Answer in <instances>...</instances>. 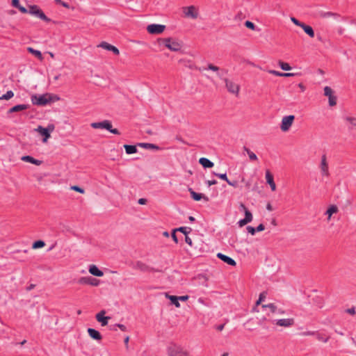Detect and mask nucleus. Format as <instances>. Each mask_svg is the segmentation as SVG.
I'll list each match as a JSON object with an SVG mask.
<instances>
[{"label":"nucleus","mask_w":356,"mask_h":356,"mask_svg":"<svg viewBox=\"0 0 356 356\" xmlns=\"http://www.w3.org/2000/svg\"><path fill=\"white\" fill-rule=\"evenodd\" d=\"M59 97L56 95H52L49 93H46L42 95H33L31 97L32 103L34 105L38 106H45L48 103L54 102L55 100H58Z\"/></svg>","instance_id":"f257e3e1"},{"label":"nucleus","mask_w":356,"mask_h":356,"mask_svg":"<svg viewBox=\"0 0 356 356\" xmlns=\"http://www.w3.org/2000/svg\"><path fill=\"white\" fill-rule=\"evenodd\" d=\"M159 42L163 44L172 51H179L182 47V43L179 40L172 38H160Z\"/></svg>","instance_id":"f03ea898"},{"label":"nucleus","mask_w":356,"mask_h":356,"mask_svg":"<svg viewBox=\"0 0 356 356\" xmlns=\"http://www.w3.org/2000/svg\"><path fill=\"white\" fill-rule=\"evenodd\" d=\"M90 126L94 129H105L113 134L119 135L120 133L117 129H113L111 121L105 120L102 122H92Z\"/></svg>","instance_id":"7ed1b4c3"},{"label":"nucleus","mask_w":356,"mask_h":356,"mask_svg":"<svg viewBox=\"0 0 356 356\" xmlns=\"http://www.w3.org/2000/svg\"><path fill=\"white\" fill-rule=\"evenodd\" d=\"M55 129V126L53 124H49L46 128L42 126H38L35 129V131L39 133L44 138L42 139L43 143H46L47 140L51 137L50 133L52 132Z\"/></svg>","instance_id":"20e7f679"},{"label":"nucleus","mask_w":356,"mask_h":356,"mask_svg":"<svg viewBox=\"0 0 356 356\" xmlns=\"http://www.w3.org/2000/svg\"><path fill=\"white\" fill-rule=\"evenodd\" d=\"M223 81L225 83V88L227 90L231 93L238 97L240 91V86L239 84L235 83L231 79L227 78H224Z\"/></svg>","instance_id":"39448f33"},{"label":"nucleus","mask_w":356,"mask_h":356,"mask_svg":"<svg viewBox=\"0 0 356 356\" xmlns=\"http://www.w3.org/2000/svg\"><path fill=\"white\" fill-rule=\"evenodd\" d=\"M179 63H183L184 65L186 67H188L190 69H197L200 71H203L206 70H210L213 72H218L219 70V67L213 65V64H209L207 67H197L193 63H192L190 60H186L184 59H181L179 60Z\"/></svg>","instance_id":"423d86ee"},{"label":"nucleus","mask_w":356,"mask_h":356,"mask_svg":"<svg viewBox=\"0 0 356 356\" xmlns=\"http://www.w3.org/2000/svg\"><path fill=\"white\" fill-rule=\"evenodd\" d=\"M29 13L41 19L44 22H49L51 21V19L47 17L43 11L36 5L29 6Z\"/></svg>","instance_id":"0eeeda50"},{"label":"nucleus","mask_w":356,"mask_h":356,"mask_svg":"<svg viewBox=\"0 0 356 356\" xmlns=\"http://www.w3.org/2000/svg\"><path fill=\"white\" fill-rule=\"evenodd\" d=\"M182 10L186 17L191 18L193 19L198 17V9L194 6L183 7Z\"/></svg>","instance_id":"6e6552de"},{"label":"nucleus","mask_w":356,"mask_h":356,"mask_svg":"<svg viewBox=\"0 0 356 356\" xmlns=\"http://www.w3.org/2000/svg\"><path fill=\"white\" fill-rule=\"evenodd\" d=\"M168 353L169 356H188V353L187 351L176 345L169 347Z\"/></svg>","instance_id":"1a4fd4ad"},{"label":"nucleus","mask_w":356,"mask_h":356,"mask_svg":"<svg viewBox=\"0 0 356 356\" xmlns=\"http://www.w3.org/2000/svg\"><path fill=\"white\" fill-rule=\"evenodd\" d=\"M295 116L293 115H290L287 116H284L282 119L280 129L282 131H287L291 128L293 122L294 121Z\"/></svg>","instance_id":"9d476101"},{"label":"nucleus","mask_w":356,"mask_h":356,"mask_svg":"<svg viewBox=\"0 0 356 356\" xmlns=\"http://www.w3.org/2000/svg\"><path fill=\"white\" fill-rule=\"evenodd\" d=\"M319 168L321 170V174L323 177H330V174L329 172V166H328V163L327 161V156L325 154H323L321 156Z\"/></svg>","instance_id":"9b49d317"},{"label":"nucleus","mask_w":356,"mask_h":356,"mask_svg":"<svg viewBox=\"0 0 356 356\" xmlns=\"http://www.w3.org/2000/svg\"><path fill=\"white\" fill-rule=\"evenodd\" d=\"M165 29V26L163 24H151L147 26V31L150 34H161Z\"/></svg>","instance_id":"f8f14e48"},{"label":"nucleus","mask_w":356,"mask_h":356,"mask_svg":"<svg viewBox=\"0 0 356 356\" xmlns=\"http://www.w3.org/2000/svg\"><path fill=\"white\" fill-rule=\"evenodd\" d=\"M324 95L328 97L329 105L334 106L337 104V97L334 95V91L329 86H325L323 89Z\"/></svg>","instance_id":"ddd939ff"},{"label":"nucleus","mask_w":356,"mask_h":356,"mask_svg":"<svg viewBox=\"0 0 356 356\" xmlns=\"http://www.w3.org/2000/svg\"><path fill=\"white\" fill-rule=\"evenodd\" d=\"M105 314L106 312L104 310H102L95 316L97 321L99 322L102 326L106 325L108 320L111 318L110 316H105Z\"/></svg>","instance_id":"4468645a"},{"label":"nucleus","mask_w":356,"mask_h":356,"mask_svg":"<svg viewBox=\"0 0 356 356\" xmlns=\"http://www.w3.org/2000/svg\"><path fill=\"white\" fill-rule=\"evenodd\" d=\"M275 324L280 327H289L294 324L293 318H282L277 320Z\"/></svg>","instance_id":"2eb2a0df"},{"label":"nucleus","mask_w":356,"mask_h":356,"mask_svg":"<svg viewBox=\"0 0 356 356\" xmlns=\"http://www.w3.org/2000/svg\"><path fill=\"white\" fill-rule=\"evenodd\" d=\"M78 282L81 284H90L92 286H97L99 282L95 278L88 277L80 278Z\"/></svg>","instance_id":"dca6fc26"},{"label":"nucleus","mask_w":356,"mask_h":356,"mask_svg":"<svg viewBox=\"0 0 356 356\" xmlns=\"http://www.w3.org/2000/svg\"><path fill=\"white\" fill-rule=\"evenodd\" d=\"M98 47H102L104 49H106L108 51H112L115 55H118L120 54V51L117 47H115L113 45L110 44L109 43L106 42H101L98 46Z\"/></svg>","instance_id":"f3484780"},{"label":"nucleus","mask_w":356,"mask_h":356,"mask_svg":"<svg viewBox=\"0 0 356 356\" xmlns=\"http://www.w3.org/2000/svg\"><path fill=\"white\" fill-rule=\"evenodd\" d=\"M217 257L230 266H234L236 265V261L232 258L222 253H218Z\"/></svg>","instance_id":"a211bd4d"},{"label":"nucleus","mask_w":356,"mask_h":356,"mask_svg":"<svg viewBox=\"0 0 356 356\" xmlns=\"http://www.w3.org/2000/svg\"><path fill=\"white\" fill-rule=\"evenodd\" d=\"M266 182L270 185L271 190L275 191L276 190V185L274 182L273 176L268 170L266 171Z\"/></svg>","instance_id":"6ab92c4d"},{"label":"nucleus","mask_w":356,"mask_h":356,"mask_svg":"<svg viewBox=\"0 0 356 356\" xmlns=\"http://www.w3.org/2000/svg\"><path fill=\"white\" fill-rule=\"evenodd\" d=\"M188 191H189V192L191 193V195L192 198L193 200H195V201H199L201 199H204V201H206V202L209 201L208 197L204 195L203 194L197 193L195 192L194 191H193L192 188H189Z\"/></svg>","instance_id":"aec40b11"},{"label":"nucleus","mask_w":356,"mask_h":356,"mask_svg":"<svg viewBox=\"0 0 356 356\" xmlns=\"http://www.w3.org/2000/svg\"><path fill=\"white\" fill-rule=\"evenodd\" d=\"M134 268L135 269L139 270L142 272H150L152 270V268L141 261H137Z\"/></svg>","instance_id":"412c9836"},{"label":"nucleus","mask_w":356,"mask_h":356,"mask_svg":"<svg viewBox=\"0 0 356 356\" xmlns=\"http://www.w3.org/2000/svg\"><path fill=\"white\" fill-rule=\"evenodd\" d=\"M88 271L90 274L97 277H102L104 275V273L100 270L95 265H90L89 266Z\"/></svg>","instance_id":"4be33fe9"},{"label":"nucleus","mask_w":356,"mask_h":356,"mask_svg":"<svg viewBox=\"0 0 356 356\" xmlns=\"http://www.w3.org/2000/svg\"><path fill=\"white\" fill-rule=\"evenodd\" d=\"M88 333L89 336L93 339L99 341L102 338L101 334L97 330H96L93 328H88Z\"/></svg>","instance_id":"5701e85b"},{"label":"nucleus","mask_w":356,"mask_h":356,"mask_svg":"<svg viewBox=\"0 0 356 356\" xmlns=\"http://www.w3.org/2000/svg\"><path fill=\"white\" fill-rule=\"evenodd\" d=\"M21 159L23 161L29 162V163H33V164L36 165H40L42 163V161L35 159H34L33 157H32L31 156H23L21 158Z\"/></svg>","instance_id":"b1692460"},{"label":"nucleus","mask_w":356,"mask_h":356,"mask_svg":"<svg viewBox=\"0 0 356 356\" xmlns=\"http://www.w3.org/2000/svg\"><path fill=\"white\" fill-rule=\"evenodd\" d=\"M28 108H29V105H27V104H18V105H16V106L10 108L8 110V113H12L14 112H19V111H24V110H26Z\"/></svg>","instance_id":"393cba45"},{"label":"nucleus","mask_w":356,"mask_h":356,"mask_svg":"<svg viewBox=\"0 0 356 356\" xmlns=\"http://www.w3.org/2000/svg\"><path fill=\"white\" fill-rule=\"evenodd\" d=\"M199 163L204 168H210L213 166V163L211 162L209 159L204 158V157L200 158L199 160Z\"/></svg>","instance_id":"a878e982"},{"label":"nucleus","mask_w":356,"mask_h":356,"mask_svg":"<svg viewBox=\"0 0 356 356\" xmlns=\"http://www.w3.org/2000/svg\"><path fill=\"white\" fill-rule=\"evenodd\" d=\"M339 211L338 207L336 205H331L326 211L325 215L327 216V220H330L332 216L334 213H337Z\"/></svg>","instance_id":"bb28decb"},{"label":"nucleus","mask_w":356,"mask_h":356,"mask_svg":"<svg viewBox=\"0 0 356 356\" xmlns=\"http://www.w3.org/2000/svg\"><path fill=\"white\" fill-rule=\"evenodd\" d=\"M304 31L311 38L314 37V31L312 26L309 25H306L305 24H303V26L301 27Z\"/></svg>","instance_id":"cd10ccee"},{"label":"nucleus","mask_w":356,"mask_h":356,"mask_svg":"<svg viewBox=\"0 0 356 356\" xmlns=\"http://www.w3.org/2000/svg\"><path fill=\"white\" fill-rule=\"evenodd\" d=\"M124 148L125 149L127 154H132L137 152V148L136 145H124Z\"/></svg>","instance_id":"c85d7f7f"},{"label":"nucleus","mask_w":356,"mask_h":356,"mask_svg":"<svg viewBox=\"0 0 356 356\" xmlns=\"http://www.w3.org/2000/svg\"><path fill=\"white\" fill-rule=\"evenodd\" d=\"M138 145L141 147L145 148V149H156V150L159 149V147L157 145H156L154 144H152V143H138Z\"/></svg>","instance_id":"c756f323"},{"label":"nucleus","mask_w":356,"mask_h":356,"mask_svg":"<svg viewBox=\"0 0 356 356\" xmlns=\"http://www.w3.org/2000/svg\"><path fill=\"white\" fill-rule=\"evenodd\" d=\"M166 297L169 300H170L172 304H173L176 307H180V303L179 302L178 296H170V295L166 294Z\"/></svg>","instance_id":"7c9ffc66"},{"label":"nucleus","mask_w":356,"mask_h":356,"mask_svg":"<svg viewBox=\"0 0 356 356\" xmlns=\"http://www.w3.org/2000/svg\"><path fill=\"white\" fill-rule=\"evenodd\" d=\"M263 309H269L270 312L273 314L276 313L277 312V306L273 303H270L268 305H262Z\"/></svg>","instance_id":"2f4dec72"},{"label":"nucleus","mask_w":356,"mask_h":356,"mask_svg":"<svg viewBox=\"0 0 356 356\" xmlns=\"http://www.w3.org/2000/svg\"><path fill=\"white\" fill-rule=\"evenodd\" d=\"M243 149H244L245 152H247V154H248L249 158H250V159L251 161H256V160H257V155L253 152H252L250 149H248L246 147H243Z\"/></svg>","instance_id":"473e14b6"},{"label":"nucleus","mask_w":356,"mask_h":356,"mask_svg":"<svg viewBox=\"0 0 356 356\" xmlns=\"http://www.w3.org/2000/svg\"><path fill=\"white\" fill-rule=\"evenodd\" d=\"M44 245H45V243L43 241L38 240V241H35L32 244V248L33 249H38V248H43Z\"/></svg>","instance_id":"72a5a7b5"},{"label":"nucleus","mask_w":356,"mask_h":356,"mask_svg":"<svg viewBox=\"0 0 356 356\" xmlns=\"http://www.w3.org/2000/svg\"><path fill=\"white\" fill-rule=\"evenodd\" d=\"M278 64L280 68L283 70L289 71L291 70V67L287 63H284L283 61L280 60Z\"/></svg>","instance_id":"f704fd0d"},{"label":"nucleus","mask_w":356,"mask_h":356,"mask_svg":"<svg viewBox=\"0 0 356 356\" xmlns=\"http://www.w3.org/2000/svg\"><path fill=\"white\" fill-rule=\"evenodd\" d=\"M28 51L31 53H32L33 55H35L36 57H38L39 59H42V54L40 51L35 50L31 47L28 48Z\"/></svg>","instance_id":"c9c22d12"},{"label":"nucleus","mask_w":356,"mask_h":356,"mask_svg":"<svg viewBox=\"0 0 356 356\" xmlns=\"http://www.w3.org/2000/svg\"><path fill=\"white\" fill-rule=\"evenodd\" d=\"M175 230L181 232L185 236H186L191 231V227H181L179 228L176 229Z\"/></svg>","instance_id":"e433bc0d"},{"label":"nucleus","mask_w":356,"mask_h":356,"mask_svg":"<svg viewBox=\"0 0 356 356\" xmlns=\"http://www.w3.org/2000/svg\"><path fill=\"white\" fill-rule=\"evenodd\" d=\"M14 96V93L11 90H8L6 92V94H4L1 97H0V99H10Z\"/></svg>","instance_id":"4c0bfd02"},{"label":"nucleus","mask_w":356,"mask_h":356,"mask_svg":"<svg viewBox=\"0 0 356 356\" xmlns=\"http://www.w3.org/2000/svg\"><path fill=\"white\" fill-rule=\"evenodd\" d=\"M346 120L353 127H356V118L346 117Z\"/></svg>","instance_id":"58836bf2"},{"label":"nucleus","mask_w":356,"mask_h":356,"mask_svg":"<svg viewBox=\"0 0 356 356\" xmlns=\"http://www.w3.org/2000/svg\"><path fill=\"white\" fill-rule=\"evenodd\" d=\"M316 338L318 341H323L324 343H326L329 340V337H325L323 334H316Z\"/></svg>","instance_id":"ea45409f"},{"label":"nucleus","mask_w":356,"mask_h":356,"mask_svg":"<svg viewBox=\"0 0 356 356\" xmlns=\"http://www.w3.org/2000/svg\"><path fill=\"white\" fill-rule=\"evenodd\" d=\"M244 213H245V218H244L248 222H250L252 220V218H253L252 213L248 210V211H245V212Z\"/></svg>","instance_id":"a19ab883"},{"label":"nucleus","mask_w":356,"mask_h":356,"mask_svg":"<svg viewBox=\"0 0 356 356\" xmlns=\"http://www.w3.org/2000/svg\"><path fill=\"white\" fill-rule=\"evenodd\" d=\"M213 174H214L215 176L220 178L222 180L226 181L227 183L228 182L229 179H228L227 177L226 173H216V172H214Z\"/></svg>","instance_id":"79ce46f5"},{"label":"nucleus","mask_w":356,"mask_h":356,"mask_svg":"<svg viewBox=\"0 0 356 356\" xmlns=\"http://www.w3.org/2000/svg\"><path fill=\"white\" fill-rule=\"evenodd\" d=\"M265 298H266V293L265 292L261 293L259 295V299L256 302V305H260L261 302L262 301H264Z\"/></svg>","instance_id":"37998d69"},{"label":"nucleus","mask_w":356,"mask_h":356,"mask_svg":"<svg viewBox=\"0 0 356 356\" xmlns=\"http://www.w3.org/2000/svg\"><path fill=\"white\" fill-rule=\"evenodd\" d=\"M245 26L247 28H248V29H250L251 30H253V31L255 30V29H256V26H255L253 22H250V21H246L245 22Z\"/></svg>","instance_id":"c03bdc74"},{"label":"nucleus","mask_w":356,"mask_h":356,"mask_svg":"<svg viewBox=\"0 0 356 356\" xmlns=\"http://www.w3.org/2000/svg\"><path fill=\"white\" fill-rule=\"evenodd\" d=\"M291 22H292L294 24H296V26H300V27H302V26H303V24H304V23L300 22L299 20H298V19H297L296 18H295V17H291Z\"/></svg>","instance_id":"a18cd8bd"},{"label":"nucleus","mask_w":356,"mask_h":356,"mask_svg":"<svg viewBox=\"0 0 356 356\" xmlns=\"http://www.w3.org/2000/svg\"><path fill=\"white\" fill-rule=\"evenodd\" d=\"M71 189L80 193H84V190L78 186H72Z\"/></svg>","instance_id":"49530a36"},{"label":"nucleus","mask_w":356,"mask_h":356,"mask_svg":"<svg viewBox=\"0 0 356 356\" xmlns=\"http://www.w3.org/2000/svg\"><path fill=\"white\" fill-rule=\"evenodd\" d=\"M246 229L248 232V233L251 234L252 235H254L257 232L256 228L252 226H248L246 227Z\"/></svg>","instance_id":"de8ad7c7"},{"label":"nucleus","mask_w":356,"mask_h":356,"mask_svg":"<svg viewBox=\"0 0 356 356\" xmlns=\"http://www.w3.org/2000/svg\"><path fill=\"white\" fill-rule=\"evenodd\" d=\"M268 72L269 74H273V75H275L277 76H282V72H278L276 70H268Z\"/></svg>","instance_id":"09e8293b"},{"label":"nucleus","mask_w":356,"mask_h":356,"mask_svg":"<svg viewBox=\"0 0 356 356\" xmlns=\"http://www.w3.org/2000/svg\"><path fill=\"white\" fill-rule=\"evenodd\" d=\"M248 223H249V222H248L245 218L241 219L238 222V225L241 227H243L244 225H247Z\"/></svg>","instance_id":"8fccbe9b"},{"label":"nucleus","mask_w":356,"mask_h":356,"mask_svg":"<svg viewBox=\"0 0 356 356\" xmlns=\"http://www.w3.org/2000/svg\"><path fill=\"white\" fill-rule=\"evenodd\" d=\"M346 312L350 315H355L356 313L355 307L349 308Z\"/></svg>","instance_id":"3c124183"},{"label":"nucleus","mask_w":356,"mask_h":356,"mask_svg":"<svg viewBox=\"0 0 356 356\" xmlns=\"http://www.w3.org/2000/svg\"><path fill=\"white\" fill-rule=\"evenodd\" d=\"M227 184L229 185V186H232L233 187H237L238 186V181L234 180V181H230L229 179Z\"/></svg>","instance_id":"603ef678"},{"label":"nucleus","mask_w":356,"mask_h":356,"mask_svg":"<svg viewBox=\"0 0 356 356\" xmlns=\"http://www.w3.org/2000/svg\"><path fill=\"white\" fill-rule=\"evenodd\" d=\"M12 6L16 8L19 7L20 4L19 0H12Z\"/></svg>","instance_id":"864d4df0"},{"label":"nucleus","mask_w":356,"mask_h":356,"mask_svg":"<svg viewBox=\"0 0 356 356\" xmlns=\"http://www.w3.org/2000/svg\"><path fill=\"white\" fill-rule=\"evenodd\" d=\"M239 209H240V211H243L244 213L245 212V211H248V209H247V207L245 206V204L243 203H240Z\"/></svg>","instance_id":"5fc2aeb1"},{"label":"nucleus","mask_w":356,"mask_h":356,"mask_svg":"<svg viewBox=\"0 0 356 356\" xmlns=\"http://www.w3.org/2000/svg\"><path fill=\"white\" fill-rule=\"evenodd\" d=\"M185 241L186 243H188L190 246L193 245L192 240L190 237H188L187 235L185 236Z\"/></svg>","instance_id":"6e6d98bb"},{"label":"nucleus","mask_w":356,"mask_h":356,"mask_svg":"<svg viewBox=\"0 0 356 356\" xmlns=\"http://www.w3.org/2000/svg\"><path fill=\"white\" fill-rule=\"evenodd\" d=\"M295 76V74L294 73H291V72H286V73H282V76H284V77H291V76Z\"/></svg>","instance_id":"4d7b16f0"},{"label":"nucleus","mask_w":356,"mask_h":356,"mask_svg":"<svg viewBox=\"0 0 356 356\" xmlns=\"http://www.w3.org/2000/svg\"><path fill=\"white\" fill-rule=\"evenodd\" d=\"M265 229V227L263 224H259L257 227H256V230L257 232H261L263 230H264Z\"/></svg>","instance_id":"13d9d810"},{"label":"nucleus","mask_w":356,"mask_h":356,"mask_svg":"<svg viewBox=\"0 0 356 356\" xmlns=\"http://www.w3.org/2000/svg\"><path fill=\"white\" fill-rule=\"evenodd\" d=\"M115 326L118 327L122 331L124 332L127 330L126 326L123 324H116Z\"/></svg>","instance_id":"bf43d9fd"},{"label":"nucleus","mask_w":356,"mask_h":356,"mask_svg":"<svg viewBox=\"0 0 356 356\" xmlns=\"http://www.w3.org/2000/svg\"><path fill=\"white\" fill-rule=\"evenodd\" d=\"M176 232L177 231L175 229L173 231V232L172 233V238L173 241L176 243H178V239H177V236H176Z\"/></svg>","instance_id":"052dcab7"},{"label":"nucleus","mask_w":356,"mask_h":356,"mask_svg":"<svg viewBox=\"0 0 356 356\" xmlns=\"http://www.w3.org/2000/svg\"><path fill=\"white\" fill-rule=\"evenodd\" d=\"M22 13H29V10L24 8V6H22L21 5L19 7L17 8Z\"/></svg>","instance_id":"680f3d73"},{"label":"nucleus","mask_w":356,"mask_h":356,"mask_svg":"<svg viewBox=\"0 0 356 356\" xmlns=\"http://www.w3.org/2000/svg\"><path fill=\"white\" fill-rule=\"evenodd\" d=\"M138 202L139 204H145L147 203V200L145 198H140Z\"/></svg>","instance_id":"e2e57ef3"},{"label":"nucleus","mask_w":356,"mask_h":356,"mask_svg":"<svg viewBox=\"0 0 356 356\" xmlns=\"http://www.w3.org/2000/svg\"><path fill=\"white\" fill-rule=\"evenodd\" d=\"M207 183L208 186H212V185L216 184H217V181H216V180L213 179V180H209V181H207Z\"/></svg>","instance_id":"0e129e2a"},{"label":"nucleus","mask_w":356,"mask_h":356,"mask_svg":"<svg viewBox=\"0 0 356 356\" xmlns=\"http://www.w3.org/2000/svg\"><path fill=\"white\" fill-rule=\"evenodd\" d=\"M336 15V14L332 13V12H327L323 14V17H332V16H334Z\"/></svg>","instance_id":"69168bd1"},{"label":"nucleus","mask_w":356,"mask_h":356,"mask_svg":"<svg viewBox=\"0 0 356 356\" xmlns=\"http://www.w3.org/2000/svg\"><path fill=\"white\" fill-rule=\"evenodd\" d=\"M179 300L181 301H186L188 299V296H178Z\"/></svg>","instance_id":"338daca9"},{"label":"nucleus","mask_w":356,"mask_h":356,"mask_svg":"<svg viewBox=\"0 0 356 356\" xmlns=\"http://www.w3.org/2000/svg\"><path fill=\"white\" fill-rule=\"evenodd\" d=\"M315 334H316L315 332L309 331V332H303L302 334L304 336H309V335H314Z\"/></svg>","instance_id":"774afa93"}]
</instances>
